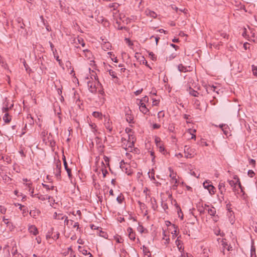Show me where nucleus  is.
I'll return each instance as SVG.
<instances>
[{"label": "nucleus", "mask_w": 257, "mask_h": 257, "mask_svg": "<svg viewBox=\"0 0 257 257\" xmlns=\"http://www.w3.org/2000/svg\"><path fill=\"white\" fill-rule=\"evenodd\" d=\"M65 219V221H64V223L65 224H66V225H69V222H71V224L72 223H73V221L72 220H68L67 219V217L65 216V217L64 218Z\"/></svg>", "instance_id": "obj_38"}, {"label": "nucleus", "mask_w": 257, "mask_h": 257, "mask_svg": "<svg viewBox=\"0 0 257 257\" xmlns=\"http://www.w3.org/2000/svg\"><path fill=\"white\" fill-rule=\"evenodd\" d=\"M78 41L79 43L80 44L82 47H84L85 46V43H84V41H83V40L82 39H81H81H78Z\"/></svg>", "instance_id": "obj_47"}, {"label": "nucleus", "mask_w": 257, "mask_h": 257, "mask_svg": "<svg viewBox=\"0 0 257 257\" xmlns=\"http://www.w3.org/2000/svg\"><path fill=\"white\" fill-rule=\"evenodd\" d=\"M89 76L90 78L92 80H98V78L97 77V74L96 72L93 70L90 71V69L89 68Z\"/></svg>", "instance_id": "obj_9"}, {"label": "nucleus", "mask_w": 257, "mask_h": 257, "mask_svg": "<svg viewBox=\"0 0 257 257\" xmlns=\"http://www.w3.org/2000/svg\"><path fill=\"white\" fill-rule=\"evenodd\" d=\"M61 163L60 160H58L55 162V167L54 168V173L58 179L61 178Z\"/></svg>", "instance_id": "obj_3"}, {"label": "nucleus", "mask_w": 257, "mask_h": 257, "mask_svg": "<svg viewBox=\"0 0 257 257\" xmlns=\"http://www.w3.org/2000/svg\"><path fill=\"white\" fill-rule=\"evenodd\" d=\"M87 85L89 91L92 93L97 91L98 87L101 86L100 81H87Z\"/></svg>", "instance_id": "obj_2"}, {"label": "nucleus", "mask_w": 257, "mask_h": 257, "mask_svg": "<svg viewBox=\"0 0 257 257\" xmlns=\"http://www.w3.org/2000/svg\"><path fill=\"white\" fill-rule=\"evenodd\" d=\"M178 248V250H179V251L182 253H183V251H184V247H183L182 246V245L179 246H177Z\"/></svg>", "instance_id": "obj_53"}, {"label": "nucleus", "mask_w": 257, "mask_h": 257, "mask_svg": "<svg viewBox=\"0 0 257 257\" xmlns=\"http://www.w3.org/2000/svg\"><path fill=\"white\" fill-rule=\"evenodd\" d=\"M159 101L156 99H154L153 100V105H157L159 104Z\"/></svg>", "instance_id": "obj_64"}, {"label": "nucleus", "mask_w": 257, "mask_h": 257, "mask_svg": "<svg viewBox=\"0 0 257 257\" xmlns=\"http://www.w3.org/2000/svg\"><path fill=\"white\" fill-rule=\"evenodd\" d=\"M28 230L30 233L33 234L34 235H36L38 234V229L35 225H31L29 226Z\"/></svg>", "instance_id": "obj_7"}, {"label": "nucleus", "mask_w": 257, "mask_h": 257, "mask_svg": "<svg viewBox=\"0 0 257 257\" xmlns=\"http://www.w3.org/2000/svg\"><path fill=\"white\" fill-rule=\"evenodd\" d=\"M146 14L148 16H150L152 18H155L157 17V14L154 11H151L150 10H147L145 12Z\"/></svg>", "instance_id": "obj_11"}, {"label": "nucleus", "mask_w": 257, "mask_h": 257, "mask_svg": "<svg viewBox=\"0 0 257 257\" xmlns=\"http://www.w3.org/2000/svg\"><path fill=\"white\" fill-rule=\"evenodd\" d=\"M218 189L219 190V192L221 194L224 195L225 191H226V188H225V182L220 181L218 185Z\"/></svg>", "instance_id": "obj_6"}, {"label": "nucleus", "mask_w": 257, "mask_h": 257, "mask_svg": "<svg viewBox=\"0 0 257 257\" xmlns=\"http://www.w3.org/2000/svg\"><path fill=\"white\" fill-rule=\"evenodd\" d=\"M181 237V236L180 235L179 236H178L177 237V239H176V240L175 241V244L176 245H177V246H179L180 245H181L182 244V242L181 240L179 239V238Z\"/></svg>", "instance_id": "obj_31"}, {"label": "nucleus", "mask_w": 257, "mask_h": 257, "mask_svg": "<svg viewBox=\"0 0 257 257\" xmlns=\"http://www.w3.org/2000/svg\"><path fill=\"white\" fill-rule=\"evenodd\" d=\"M127 232L129 233H134V232L133 231V229L131 228V227H128L127 229Z\"/></svg>", "instance_id": "obj_61"}, {"label": "nucleus", "mask_w": 257, "mask_h": 257, "mask_svg": "<svg viewBox=\"0 0 257 257\" xmlns=\"http://www.w3.org/2000/svg\"><path fill=\"white\" fill-rule=\"evenodd\" d=\"M123 199H124L123 197H121V195H120V196H118V197H117V198H116V200H117V202H118V203H119V204H121V203L122 202V201H123Z\"/></svg>", "instance_id": "obj_40"}, {"label": "nucleus", "mask_w": 257, "mask_h": 257, "mask_svg": "<svg viewBox=\"0 0 257 257\" xmlns=\"http://www.w3.org/2000/svg\"><path fill=\"white\" fill-rule=\"evenodd\" d=\"M251 34V37L253 38H255L256 39H254L253 41H255L257 40V33H255L253 30H251L250 32Z\"/></svg>", "instance_id": "obj_42"}, {"label": "nucleus", "mask_w": 257, "mask_h": 257, "mask_svg": "<svg viewBox=\"0 0 257 257\" xmlns=\"http://www.w3.org/2000/svg\"><path fill=\"white\" fill-rule=\"evenodd\" d=\"M249 165H251L252 167H254L255 166V161L253 159H249Z\"/></svg>", "instance_id": "obj_41"}, {"label": "nucleus", "mask_w": 257, "mask_h": 257, "mask_svg": "<svg viewBox=\"0 0 257 257\" xmlns=\"http://www.w3.org/2000/svg\"><path fill=\"white\" fill-rule=\"evenodd\" d=\"M83 53L84 54L85 57L87 59H90L91 58V57L92 56V53L90 51H89L87 49H85V50H84L83 51Z\"/></svg>", "instance_id": "obj_15"}, {"label": "nucleus", "mask_w": 257, "mask_h": 257, "mask_svg": "<svg viewBox=\"0 0 257 257\" xmlns=\"http://www.w3.org/2000/svg\"><path fill=\"white\" fill-rule=\"evenodd\" d=\"M104 125L106 128L109 130V132H111L112 129V127L111 125V124L109 122V119L107 121L106 119L105 120Z\"/></svg>", "instance_id": "obj_20"}, {"label": "nucleus", "mask_w": 257, "mask_h": 257, "mask_svg": "<svg viewBox=\"0 0 257 257\" xmlns=\"http://www.w3.org/2000/svg\"><path fill=\"white\" fill-rule=\"evenodd\" d=\"M118 6L119 5L117 3H111V4H109L108 7H109V8H113V10H115L117 8Z\"/></svg>", "instance_id": "obj_30"}, {"label": "nucleus", "mask_w": 257, "mask_h": 257, "mask_svg": "<svg viewBox=\"0 0 257 257\" xmlns=\"http://www.w3.org/2000/svg\"><path fill=\"white\" fill-rule=\"evenodd\" d=\"M65 217V215H63L61 213H57L56 212H55L54 215V218L55 219L63 220L64 219Z\"/></svg>", "instance_id": "obj_13"}, {"label": "nucleus", "mask_w": 257, "mask_h": 257, "mask_svg": "<svg viewBox=\"0 0 257 257\" xmlns=\"http://www.w3.org/2000/svg\"><path fill=\"white\" fill-rule=\"evenodd\" d=\"M178 70L181 72H186L188 71L187 68L184 66L182 64L178 65Z\"/></svg>", "instance_id": "obj_22"}, {"label": "nucleus", "mask_w": 257, "mask_h": 257, "mask_svg": "<svg viewBox=\"0 0 257 257\" xmlns=\"http://www.w3.org/2000/svg\"><path fill=\"white\" fill-rule=\"evenodd\" d=\"M155 142L157 146H159V144L160 145V139L159 138H157L155 139Z\"/></svg>", "instance_id": "obj_56"}, {"label": "nucleus", "mask_w": 257, "mask_h": 257, "mask_svg": "<svg viewBox=\"0 0 257 257\" xmlns=\"http://www.w3.org/2000/svg\"><path fill=\"white\" fill-rule=\"evenodd\" d=\"M40 213L39 210H31L30 212V215L33 218H36Z\"/></svg>", "instance_id": "obj_12"}, {"label": "nucleus", "mask_w": 257, "mask_h": 257, "mask_svg": "<svg viewBox=\"0 0 257 257\" xmlns=\"http://www.w3.org/2000/svg\"><path fill=\"white\" fill-rule=\"evenodd\" d=\"M138 204H139L140 207L141 209H146V205L144 203H142L140 201H139Z\"/></svg>", "instance_id": "obj_37"}, {"label": "nucleus", "mask_w": 257, "mask_h": 257, "mask_svg": "<svg viewBox=\"0 0 257 257\" xmlns=\"http://www.w3.org/2000/svg\"><path fill=\"white\" fill-rule=\"evenodd\" d=\"M252 73H253V75L257 76V67L254 65H252Z\"/></svg>", "instance_id": "obj_35"}, {"label": "nucleus", "mask_w": 257, "mask_h": 257, "mask_svg": "<svg viewBox=\"0 0 257 257\" xmlns=\"http://www.w3.org/2000/svg\"><path fill=\"white\" fill-rule=\"evenodd\" d=\"M73 225V228H77V229H79V223L78 222H75Z\"/></svg>", "instance_id": "obj_58"}, {"label": "nucleus", "mask_w": 257, "mask_h": 257, "mask_svg": "<svg viewBox=\"0 0 257 257\" xmlns=\"http://www.w3.org/2000/svg\"><path fill=\"white\" fill-rule=\"evenodd\" d=\"M135 236H136V234L135 232L128 234V237H129L130 239L131 240H132L134 241L136 239Z\"/></svg>", "instance_id": "obj_33"}, {"label": "nucleus", "mask_w": 257, "mask_h": 257, "mask_svg": "<svg viewBox=\"0 0 257 257\" xmlns=\"http://www.w3.org/2000/svg\"><path fill=\"white\" fill-rule=\"evenodd\" d=\"M79 251L84 255H89L90 257H92V255L90 252H87V250L84 247L80 246H78Z\"/></svg>", "instance_id": "obj_8"}, {"label": "nucleus", "mask_w": 257, "mask_h": 257, "mask_svg": "<svg viewBox=\"0 0 257 257\" xmlns=\"http://www.w3.org/2000/svg\"><path fill=\"white\" fill-rule=\"evenodd\" d=\"M138 230L141 233H143L144 232V227L142 225H140L138 228Z\"/></svg>", "instance_id": "obj_51"}, {"label": "nucleus", "mask_w": 257, "mask_h": 257, "mask_svg": "<svg viewBox=\"0 0 257 257\" xmlns=\"http://www.w3.org/2000/svg\"><path fill=\"white\" fill-rule=\"evenodd\" d=\"M229 128L227 124H226L225 126L222 129V131L223 132V133L226 136H227L229 134Z\"/></svg>", "instance_id": "obj_25"}, {"label": "nucleus", "mask_w": 257, "mask_h": 257, "mask_svg": "<svg viewBox=\"0 0 257 257\" xmlns=\"http://www.w3.org/2000/svg\"><path fill=\"white\" fill-rule=\"evenodd\" d=\"M226 210L229 211L230 212L232 211L231 210V204L229 202L228 203L226 204Z\"/></svg>", "instance_id": "obj_46"}, {"label": "nucleus", "mask_w": 257, "mask_h": 257, "mask_svg": "<svg viewBox=\"0 0 257 257\" xmlns=\"http://www.w3.org/2000/svg\"><path fill=\"white\" fill-rule=\"evenodd\" d=\"M143 251L144 254L146 253H148L150 251L149 248L145 245L143 246Z\"/></svg>", "instance_id": "obj_43"}, {"label": "nucleus", "mask_w": 257, "mask_h": 257, "mask_svg": "<svg viewBox=\"0 0 257 257\" xmlns=\"http://www.w3.org/2000/svg\"><path fill=\"white\" fill-rule=\"evenodd\" d=\"M189 147L187 146H185L184 147V153L185 154H186L187 152H189Z\"/></svg>", "instance_id": "obj_55"}, {"label": "nucleus", "mask_w": 257, "mask_h": 257, "mask_svg": "<svg viewBox=\"0 0 257 257\" xmlns=\"http://www.w3.org/2000/svg\"><path fill=\"white\" fill-rule=\"evenodd\" d=\"M169 171L171 173L169 175L170 177L171 178L172 180L174 182L175 184H177L178 183L177 179H176V175L173 173V171L172 170L171 168H169Z\"/></svg>", "instance_id": "obj_10"}, {"label": "nucleus", "mask_w": 257, "mask_h": 257, "mask_svg": "<svg viewBox=\"0 0 257 257\" xmlns=\"http://www.w3.org/2000/svg\"><path fill=\"white\" fill-rule=\"evenodd\" d=\"M149 56L150 58L153 60V61H156L157 60V56L153 53L152 52H150L149 53Z\"/></svg>", "instance_id": "obj_29"}, {"label": "nucleus", "mask_w": 257, "mask_h": 257, "mask_svg": "<svg viewBox=\"0 0 257 257\" xmlns=\"http://www.w3.org/2000/svg\"><path fill=\"white\" fill-rule=\"evenodd\" d=\"M49 44H50V47H51V50H52V51L53 52V54H54V56L55 57V53L57 52V50H56V49H54V45L52 44V42H49Z\"/></svg>", "instance_id": "obj_36"}, {"label": "nucleus", "mask_w": 257, "mask_h": 257, "mask_svg": "<svg viewBox=\"0 0 257 257\" xmlns=\"http://www.w3.org/2000/svg\"><path fill=\"white\" fill-rule=\"evenodd\" d=\"M97 91L99 92V93L102 95L104 94V91L101 89V85L100 86L98 87V89H97Z\"/></svg>", "instance_id": "obj_52"}, {"label": "nucleus", "mask_w": 257, "mask_h": 257, "mask_svg": "<svg viewBox=\"0 0 257 257\" xmlns=\"http://www.w3.org/2000/svg\"><path fill=\"white\" fill-rule=\"evenodd\" d=\"M6 210L7 209L4 206L0 205V212L2 214H5L6 212Z\"/></svg>", "instance_id": "obj_39"}, {"label": "nucleus", "mask_w": 257, "mask_h": 257, "mask_svg": "<svg viewBox=\"0 0 257 257\" xmlns=\"http://www.w3.org/2000/svg\"><path fill=\"white\" fill-rule=\"evenodd\" d=\"M219 34L221 37H222L224 39H228L229 38V35H227L226 33L223 32H220L219 33Z\"/></svg>", "instance_id": "obj_32"}, {"label": "nucleus", "mask_w": 257, "mask_h": 257, "mask_svg": "<svg viewBox=\"0 0 257 257\" xmlns=\"http://www.w3.org/2000/svg\"><path fill=\"white\" fill-rule=\"evenodd\" d=\"M171 226L174 229V230L171 233L172 234L173 237H174L178 235L177 232H178V227L177 226H176L175 224H172Z\"/></svg>", "instance_id": "obj_14"}, {"label": "nucleus", "mask_w": 257, "mask_h": 257, "mask_svg": "<svg viewBox=\"0 0 257 257\" xmlns=\"http://www.w3.org/2000/svg\"><path fill=\"white\" fill-rule=\"evenodd\" d=\"M143 91V89H139L138 90H137L135 92V94L136 95H138L139 94H140Z\"/></svg>", "instance_id": "obj_57"}, {"label": "nucleus", "mask_w": 257, "mask_h": 257, "mask_svg": "<svg viewBox=\"0 0 257 257\" xmlns=\"http://www.w3.org/2000/svg\"><path fill=\"white\" fill-rule=\"evenodd\" d=\"M189 90H190L189 93L191 95L195 96V97L198 96L199 93L197 91L192 89L190 87H189Z\"/></svg>", "instance_id": "obj_24"}, {"label": "nucleus", "mask_w": 257, "mask_h": 257, "mask_svg": "<svg viewBox=\"0 0 257 257\" xmlns=\"http://www.w3.org/2000/svg\"><path fill=\"white\" fill-rule=\"evenodd\" d=\"M215 89L216 87H215L214 85H208L206 88V91L208 93H210L211 91L215 92Z\"/></svg>", "instance_id": "obj_26"}, {"label": "nucleus", "mask_w": 257, "mask_h": 257, "mask_svg": "<svg viewBox=\"0 0 257 257\" xmlns=\"http://www.w3.org/2000/svg\"><path fill=\"white\" fill-rule=\"evenodd\" d=\"M92 115L95 118L102 119V114L101 112L94 111L92 113Z\"/></svg>", "instance_id": "obj_23"}, {"label": "nucleus", "mask_w": 257, "mask_h": 257, "mask_svg": "<svg viewBox=\"0 0 257 257\" xmlns=\"http://www.w3.org/2000/svg\"><path fill=\"white\" fill-rule=\"evenodd\" d=\"M248 175L250 177H253L254 175V173L252 170H249L248 171Z\"/></svg>", "instance_id": "obj_48"}, {"label": "nucleus", "mask_w": 257, "mask_h": 257, "mask_svg": "<svg viewBox=\"0 0 257 257\" xmlns=\"http://www.w3.org/2000/svg\"><path fill=\"white\" fill-rule=\"evenodd\" d=\"M59 233L57 232L56 234H55L53 236H52V238L53 239L56 240V239H57L59 238Z\"/></svg>", "instance_id": "obj_49"}, {"label": "nucleus", "mask_w": 257, "mask_h": 257, "mask_svg": "<svg viewBox=\"0 0 257 257\" xmlns=\"http://www.w3.org/2000/svg\"><path fill=\"white\" fill-rule=\"evenodd\" d=\"M19 153L21 154L22 157H26V155L24 153V152L23 150H21V151H20Z\"/></svg>", "instance_id": "obj_62"}, {"label": "nucleus", "mask_w": 257, "mask_h": 257, "mask_svg": "<svg viewBox=\"0 0 257 257\" xmlns=\"http://www.w3.org/2000/svg\"><path fill=\"white\" fill-rule=\"evenodd\" d=\"M3 119L5 122L9 123L11 120V116L8 113H6L3 117Z\"/></svg>", "instance_id": "obj_19"}, {"label": "nucleus", "mask_w": 257, "mask_h": 257, "mask_svg": "<svg viewBox=\"0 0 257 257\" xmlns=\"http://www.w3.org/2000/svg\"><path fill=\"white\" fill-rule=\"evenodd\" d=\"M207 189L210 194H214L215 192V188L212 185L208 184Z\"/></svg>", "instance_id": "obj_17"}, {"label": "nucleus", "mask_w": 257, "mask_h": 257, "mask_svg": "<svg viewBox=\"0 0 257 257\" xmlns=\"http://www.w3.org/2000/svg\"><path fill=\"white\" fill-rule=\"evenodd\" d=\"M185 157L186 158H191L193 157V156L191 153H190V152H187L186 154H185Z\"/></svg>", "instance_id": "obj_45"}, {"label": "nucleus", "mask_w": 257, "mask_h": 257, "mask_svg": "<svg viewBox=\"0 0 257 257\" xmlns=\"http://www.w3.org/2000/svg\"><path fill=\"white\" fill-rule=\"evenodd\" d=\"M103 176L104 177L106 176V174L107 173V171L106 169H102V170Z\"/></svg>", "instance_id": "obj_60"}, {"label": "nucleus", "mask_w": 257, "mask_h": 257, "mask_svg": "<svg viewBox=\"0 0 257 257\" xmlns=\"http://www.w3.org/2000/svg\"><path fill=\"white\" fill-rule=\"evenodd\" d=\"M125 40L126 41V43L128 44V45L129 46H132L133 45V43L131 42V41L128 39V38H125Z\"/></svg>", "instance_id": "obj_54"}, {"label": "nucleus", "mask_w": 257, "mask_h": 257, "mask_svg": "<svg viewBox=\"0 0 257 257\" xmlns=\"http://www.w3.org/2000/svg\"><path fill=\"white\" fill-rule=\"evenodd\" d=\"M89 126L92 130V132L94 135H96V133L97 132L96 125L95 123H90Z\"/></svg>", "instance_id": "obj_28"}, {"label": "nucleus", "mask_w": 257, "mask_h": 257, "mask_svg": "<svg viewBox=\"0 0 257 257\" xmlns=\"http://www.w3.org/2000/svg\"><path fill=\"white\" fill-rule=\"evenodd\" d=\"M204 210H207L208 213L211 216H214L216 213L215 208L214 207L209 208V206L207 205H205Z\"/></svg>", "instance_id": "obj_5"}, {"label": "nucleus", "mask_w": 257, "mask_h": 257, "mask_svg": "<svg viewBox=\"0 0 257 257\" xmlns=\"http://www.w3.org/2000/svg\"><path fill=\"white\" fill-rule=\"evenodd\" d=\"M62 160H63V161L64 168H65L68 167V165H67V163L66 162V158H65V156L64 155H63Z\"/></svg>", "instance_id": "obj_44"}, {"label": "nucleus", "mask_w": 257, "mask_h": 257, "mask_svg": "<svg viewBox=\"0 0 257 257\" xmlns=\"http://www.w3.org/2000/svg\"><path fill=\"white\" fill-rule=\"evenodd\" d=\"M160 127H161V125H160V124H157V123H154V124L153 125V128L154 129H158V128H159Z\"/></svg>", "instance_id": "obj_50"}, {"label": "nucleus", "mask_w": 257, "mask_h": 257, "mask_svg": "<svg viewBox=\"0 0 257 257\" xmlns=\"http://www.w3.org/2000/svg\"><path fill=\"white\" fill-rule=\"evenodd\" d=\"M233 179L235 180H228V182L230 187L232 188L233 192L235 195L239 194L241 193H242V195H244V188L241 186L238 177L236 175H235L233 177Z\"/></svg>", "instance_id": "obj_1"}, {"label": "nucleus", "mask_w": 257, "mask_h": 257, "mask_svg": "<svg viewBox=\"0 0 257 257\" xmlns=\"http://www.w3.org/2000/svg\"><path fill=\"white\" fill-rule=\"evenodd\" d=\"M124 167L122 168V170L123 171H124L126 174H127L128 175H131L132 174V171L131 169H130V167L128 166L127 167L125 168V170H123Z\"/></svg>", "instance_id": "obj_27"}, {"label": "nucleus", "mask_w": 257, "mask_h": 257, "mask_svg": "<svg viewBox=\"0 0 257 257\" xmlns=\"http://www.w3.org/2000/svg\"><path fill=\"white\" fill-rule=\"evenodd\" d=\"M65 169L67 172L69 178L70 179L72 177L71 170L68 167L65 168Z\"/></svg>", "instance_id": "obj_34"}, {"label": "nucleus", "mask_w": 257, "mask_h": 257, "mask_svg": "<svg viewBox=\"0 0 257 257\" xmlns=\"http://www.w3.org/2000/svg\"><path fill=\"white\" fill-rule=\"evenodd\" d=\"M38 198L39 200H41L42 201H45L46 200H50L51 198V196L46 195H40V196H38Z\"/></svg>", "instance_id": "obj_16"}, {"label": "nucleus", "mask_w": 257, "mask_h": 257, "mask_svg": "<svg viewBox=\"0 0 257 257\" xmlns=\"http://www.w3.org/2000/svg\"><path fill=\"white\" fill-rule=\"evenodd\" d=\"M42 186L45 188L47 190V191H49V186L47 185V184H42Z\"/></svg>", "instance_id": "obj_63"}, {"label": "nucleus", "mask_w": 257, "mask_h": 257, "mask_svg": "<svg viewBox=\"0 0 257 257\" xmlns=\"http://www.w3.org/2000/svg\"><path fill=\"white\" fill-rule=\"evenodd\" d=\"M159 151L161 153H163L165 151V148L163 146H159Z\"/></svg>", "instance_id": "obj_59"}, {"label": "nucleus", "mask_w": 257, "mask_h": 257, "mask_svg": "<svg viewBox=\"0 0 257 257\" xmlns=\"http://www.w3.org/2000/svg\"><path fill=\"white\" fill-rule=\"evenodd\" d=\"M126 120L129 123H134V116L128 113L126 114Z\"/></svg>", "instance_id": "obj_18"}, {"label": "nucleus", "mask_w": 257, "mask_h": 257, "mask_svg": "<svg viewBox=\"0 0 257 257\" xmlns=\"http://www.w3.org/2000/svg\"><path fill=\"white\" fill-rule=\"evenodd\" d=\"M250 257H256L255 247L252 245L250 249Z\"/></svg>", "instance_id": "obj_21"}, {"label": "nucleus", "mask_w": 257, "mask_h": 257, "mask_svg": "<svg viewBox=\"0 0 257 257\" xmlns=\"http://www.w3.org/2000/svg\"><path fill=\"white\" fill-rule=\"evenodd\" d=\"M139 105L140 111L144 114H147L149 109L146 107L145 104L142 102V100L140 101Z\"/></svg>", "instance_id": "obj_4"}]
</instances>
